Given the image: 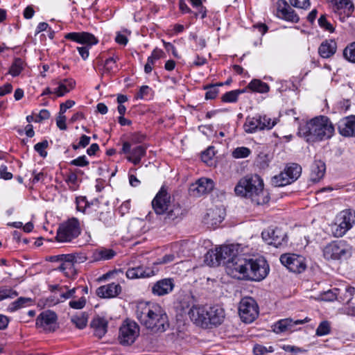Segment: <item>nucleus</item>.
Returning <instances> with one entry per match:
<instances>
[{"label":"nucleus","instance_id":"1","mask_svg":"<svg viewBox=\"0 0 355 355\" xmlns=\"http://www.w3.org/2000/svg\"><path fill=\"white\" fill-rule=\"evenodd\" d=\"M181 306L183 310L188 309L191 320L202 328L217 327L222 324L225 318V310L220 306L195 304L192 296L185 297Z\"/></svg>","mask_w":355,"mask_h":355},{"label":"nucleus","instance_id":"2","mask_svg":"<svg viewBox=\"0 0 355 355\" xmlns=\"http://www.w3.org/2000/svg\"><path fill=\"white\" fill-rule=\"evenodd\" d=\"M136 317L141 325L153 334L162 333L169 327L168 316L156 303L141 302L136 307Z\"/></svg>","mask_w":355,"mask_h":355},{"label":"nucleus","instance_id":"3","mask_svg":"<svg viewBox=\"0 0 355 355\" xmlns=\"http://www.w3.org/2000/svg\"><path fill=\"white\" fill-rule=\"evenodd\" d=\"M263 186V181L259 175H248L239 180L234 187V192L237 196L250 199L255 205H264L269 202L270 196Z\"/></svg>","mask_w":355,"mask_h":355},{"label":"nucleus","instance_id":"4","mask_svg":"<svg viewBox=\"0 0 355 355\" xmlns=\"http://www.w3.org/2000/svg\"><path fill=\"white\" fill-rule=\"evenodd\" d=\"M234 270L241 275V278L247 280L260 282L265 279L270 270L269 266L265 259L239 257L234 259Z\"/></svg>","mask_w":355,"mask_h":355},{"label":"nucleus","instance_id":"5","mask_svg":"<svg viewBox=\"0 0 355 355\" xmlns=\"http://www.w3.org/2000/svg\"><path fill=\"white\" fill-rule=\"evenodd\" d=\"M334 133V126L325 116L313 118L303 125H300L298 134L307 142H315L331 138Z\"/></svg>","mask_w":355,"mask_h":355},{"label":"nucleus","instance_id":"6","mask_svg":"<svg viewBox=\"0 0 355 355\" xmlns=\"http://www.w3.org/2000/svg\"><path fill=\"white\" fill-rule=\"evenodd\" d=\"M352 246L345 241H335L323 248V256L327 260L347 259L352 254Z\"/></svg>","mask_w":355,"mask_h":355},{"label":"nucleus","instance_id":"7","mask_svg":"<svg viewBox=\"0 0 355 355\" xmlns=\"http://www.w3.org/2000/svg\"><path fill=\"white\" fill-rule=\"evenodd\" d=\"M65 38L85 45L77 47V51L84 60L88 58L90 48L98 42L94 35L87 32L69 33L65 35Z\"/></svg>","mask_w":355,"mask_h":355},{"label":"nucleus","instance_id":"8","mask_svg":"<svg viewBox=\"0 0 355 355\" xmlns=\"http://www.w3.org/2000/svg\"><path fill=\"white\" fill-rule=\"evenodd\" d=\"M80 227L78 219L72 218L62 223L57 231L56 240L58 242H70L80 234Z\"/></svg>","mask_w":355,"mask_h":355},{"label":"nucleus","instance_id":"9","mask_svg":"<svg viewBox=\"0 0 355 355\" xmlns=\"http://www.w3.org/2000/svg\"><path fill=\"white\" fill-rule=\"evenodd\" d=\"M139 336V325L134 321L125 320L119 328L118 339L122 345H131Z\"/></svg>","mask_w":355,"mask_h":355},{"label":"nucleus","instance_id":"10","mask_svg":"<svg viewBox=\"0 0 355 355\" xmlns=\"http://www.w3.org/2000/svg\"><path fill=\"white\" fill-rule=\"evenodd\" d=\"M239 314L244 322H252L259 315V306L256 301L250 297L242 298L239 305Z\"/></svg>","mask_w":355,"mask_h":355},{"label":"nucleus","instance_id":"11","mask_svg":"<svg viewBox=\"0 0 355 355\" xmlns=\"http://www.w3.org/2000/svg\"><path fill=\"white\" fill-rule=\"evenodd\" d=\"M338 225L334 234L337 237L343 236L355 223V211L352 209L342 211L336 218Z\"/></svg>","mask_w":355,"mask_h":355},{"label":"nucleus","instance_id":"12","mask_svg":"<svg viewBox=\"0 0 355 355\" xmlns=\"http://www.w3.org/2000/svg\"><path fill=\"white\" fill-rule=\"evenodd\" d=\"M281 263L289 270L301 273L306 268V259L303 256L296 254H284L280 257Z\"/></svg>","mask_w":355,"mask_h":355},{"label":"nucleus","instance_id":"13","mask_svg":"<svg viewBox=\"0 0 355 355\" xmlns=\"http://www.w3.org/2000/svg\"><path fill=\"white\" fill-rule=\"evenodd\" d=\"M214 187V183L211 179L201 178L190 185L189 193L191 196L199 198L211 191Z\"/></svg>","mask_w":355,"mask_h":355},{"label":"nucleus","instance_id":"14","mask_svg":"<svg viewBox=\"0 0 355 355\" xmlns=\"http://www.w3.org/2000/svg\"><path fill=\"white\" fill-rule=\"evenodd\" d=\"M333 6L336 17L344 21L354 12V5L349 0H329Z\"/></svg>","mask_w":355,"mask_h":355},{"label":"nucleus","instance_id":"15","mask_svg":"<svg viewBox=\"0 0 355 355\" xmlns=\"http://www.w3.org/2000/svg\"><path fill=\"white\" fill-rule=\"evenodd\" d=\"M261 236L269 245H274L276 248L280 247L287 242L286 233L279 228L269 227L262 232Z\"/></svg>","mask_w":355,"mask_h":355},{"label":"nucleus","instance_id":"16","mask_svg":"<svg viewBox=\"0 0 355 355\" xmlns=\"http://www.w3.org/2000/svg\"><path fill=\"white\" fill-rule=\"evenodd\" d=\"M220 263L227 264V267L234 270V259L243 257V255L237 254V248L234 245H224L217 248Z\"/></svg>","mask_w":355,"mask_h":355},{"label":"nucleus","instance_id":"17","mask_svg":"<svg viewBox=\"0 0 355 355\" xmlns=\"http://www.w3.org/2000/svg\"><path fill=\"white\" fill-rule=\"evenodd\" d=\"M56 314L51 311L41 313L36 319V326L45 331H54L56 327Z\"/></svg>","mask_w":355,"mask_h":355},{"label":"nucleus","instance_id":"18","mask_svg":"<svg viewBox=\"0 0 355 355\" xmlns=\"http://www.w3.org/2000/svg\"><path fill=\"white\" fill-rule=\"evenodd\" d=\"M170 196L166 191L162 188L152 201V206L157 214H163L171 207Z\"/></svg>","mask_w":355,"mask_h":355},{"label":"nucleus","instance_id":"19","mask_svg":"<svg viewBox=\"0 0 355 355\" xmlns=\"http://www.w3.org/2000/svg\"><path fill=\"white\" fill-rule=\"evenodd\" d=\"M310 321L309 318H305L304 320H296L288 318L279 320L274 325V331L276 334H281L285 331H293L294 327L297 324H302L305 322Z\"/></svg>","mask_w":355,"mask_h":355},{"label":"nucleus","instance_id":"20","mask_svg":"<svg viewBox=\"0 0 355 355\" xmlns=\"http://www.w3.org/2000/svg\"><path fill=\"white\" fill-rule=\"evenodd\" d=\"M339 133L344 137H355V115H350L340 119L338 123Z\"/></svg>","mask_w":355,"mask_h":355},{"label":"nucleus","instance_id":"21","mask_svg":"<svg viewBox=\"0 0 355 355\" xmlns=\"http://www.w3.org/2000/svg\"><path fill=\"white\" fill-rule=\"evenodd\" d=\"M277 12L279 16L288 21L297 23L300 17L295 10L288 4L285 0H279L277 2Z\"/></svg>","mask_w":355,"mask_h":355},{"label":"nucleus","instance_id":"22","mask_svg":"<svg viewBox=\"0 0 355 355\" xmlns=\"http://www.w3.org/2000/svg\"><path fill=\"white\" fill-rule=\"evenodd\" d=\"M174 288L173 279L165 278L157 281L152 286V293L157 296H163L170 293Z\"/></svg>","mask_w":355,"mask_h":355},{"label":"nucleus","instance_id":"23","mask_svg":"<svg viewBox=\"0 0 355 355\" xmlns=\"http://www.w3.org/2000/svg\"><path fill=\"white\" fill-rule=\"evenodd\" d=\"M165 213L166 215L164 218V221L165 223L169 225H175L179 223L184 216V210L179 205L171 206Z\"/></svg>","mask_w":355,"mask_h":355},{"label":"nucleus","instance_id":"24","mask_svg":"<svg viewBox=\"0 0 355 355\" xmlns=\"http://www.w3.org/2000/svg\"><path fill=\"white\" fill-rule=\"evenodd\" d=\"M155 271L150 268L144 266H137L128 269L125 272L128 279L146 278L155 275Z\"/></svg>","mask_w":355,"mask_h":355},{"label":"nucleus","instance_id":"25","mask_svg":"<svg viewBox=\"0 0 355 355\" xmlns=\"http://www.w3.org/2000/svg\"><path fill=\"white\" fill-rule=\"evenodd\" d=\"M121 291V287L119 284L112 283L100 286L96 294L100 297L110 298L117 296Z\"/></svg>","mask_w":355,"mask_h":355},{"label":"nucleus","instance_id":"26","mask_svg":"<svg viewBox=\"0 0 355 355\" xmlns=\"http://www.w3.org/2000/svg\"><path fill=\"white\" fill-rule=\"evenodd\" d=\"M224 210L220 208L216 207L208 211L205 220L207 224L211 226H216L219 225L224 220Z\"/></svg>","mask_w":355,"mask_h":355},{"label":"nucleus","instance_id":"27","mask_svg":"<svg viewBox=\"0 0 355 355\" xmlns=\"http://www.w3.org/2000/svg\"><path fill=\"white\" fill-rule=\"evenodd\" d=\"M337 49L334 40H325L321 43L318 48V53L323 58H329L335 54Z\"/></svg>","mask_w":355,"mask_h":355},{"label":"nucleus","instance_id":"28","mask_svg":"<svg viewBox=\"0 0 355 355\" xmlns=\"http://www.w3.org/2000/svg\"><path fill=\"white\" fill-rule=\"evenodd\" d=\"M326 166L321 160H315L311 168V180L317 182L322 179L325 173Z\"/></svg>","mask_w":355,"mask_h":355},{"label":"nucleus","instance_id":"29","mask_svg":"<svg viewBox=\"0 0 355 355\" xmlns=\"http://www.w3.org/2000/svg\"><path fill=\"white\" fill-rule=\"evenodd\" d=\"M91 326L94 335L101 338L107 332V321L103 318L96 317L92 321Z\"/></svg>","mask_w":355,"mask_h":355},{"label":"nucleus","instance_id":"30","mask_svg":"<svg viewBox=\"0 0 355 355\" xmlns=\"http://www.w3.org/2000/svg\"><path fill=\"white\" fill-rule=\"evenodd\" d=\"M76 81L72 78H65L58 83V87L55 89V93L57 96L60 97L64 96L74 88Z\"/></svg>","mask_w":355,"mask_h":355},{"label":"nucleus","instance_id":"31","mask_svg":"<svg viewBox=\"0 0 355 355\" xmlns=\"http://www.w3.org/2000/svg\"><path fill=\"white\" fill-rule=\"evenodd\" d=\"M146 147L138 146L132 149L131 154L127 157V159L135 165H137L140 163L141 158L146 155Z\"/></svg>","mask_w":355,"mask_h":355},{"label":"nucleus","instance_id":"32","mask_svg":"<svg viewBox=\"0 0 355 355\" xmlns=\"http://www.w3.org/2000/svg\"><path fill=\"white\" fill-rule=\"evenodd\" d=\"M119 59L118 56H112L106 59L103 64L102 75L111 76L112 73H115L118 70L116 61L119 60Z\"/></svg>","mask_w":355,"mask_h":355},{"label":"nucleus","instance_id":"33","mask_svg":"<svg viewBox=\"0 0 355 355\" xmlns=\"http://www.w3.org/2000/svg\"><path fill=\"white\" fill-rule=\"evenodd\" d=\"M116 254V252L112 249L106 248H99L95 250L94 252V257L96 260H110Z\"/></svg>","mask_w":355,"mask_h":355},{"label":"nucleus","instance_id":"34","mask_svg":"<svg viewBox=\"0 0 355 355\" xmlns=\"http://www.w3.org/2000/svg\"><path fill=\"white\" fill-rule=\"evenodd\" d=\"M261 119L259 116L247 118L245 123H244L245 131L248 133H254L258 130H261L260 127Z\"/></svg>","mask_w":355,"mask_h":355},{"label":"nucleus","instance_id":"35","mask_svg":"<svg viewBox=\"0 0 355 355\" xmlns=\"http://www.w3.org/2000/svg\"><path fill=\"white\" fill-rule=\"evenodd\" d=\"M248 88L253 92L266 93L269 91L270 87L267 83L258 79H254L248 84Z\"/></svg>","mask_w":355,"mask_h":355},{"label":"nucleus","instance_id":"36","mask_svg":"<svg viewBox=\"0 0 355 355\" xmlns=\"http://www.w3.org/2000/svg\"><path fill=\"white\" fill-rule=\"evenodd\" d=\"M284 173H286L288 178L292 182H295L301 175L302 168L297 164H292L286 166L284 169Z\"/></svg>","mask_w":355,"mask_h":355},{"label":"nucleus","instance_id":"37","mask_svg":"<svg viewBox=\"0 0 355 355\" xmlns=\"http://www.w3.org/2000/svg\"><path fill=\"white\" fill-rule=\"evenodd\" d=\"M217 248L215 250H209L205 255V262L211 266L220 264Z\"/></svg>","mask_w":355,"mask_h":355},{"label":"nucleus","instance_id":"38","mask_svg":"<svg viewBox=\"0 0 355 355\" xmlns=\"http://www.w3.org/2000/svg\"><path fill=\"white\" fill-rule=\"evenodd\" d=\"M271 182L272 184L275 187H284L292 183L290 178H288V175H286V173H284V171H282L279 175L274 176L272 178Z\"/></svg>","mask_w":355,"mask_h":355},{"label":"nucleus","instance_id":"39","mask_svg":"<svg viewBox=\"0 0 355 355\" xmlns=\"http://www.w3.org/2000/svg\"><path fill=\"white\" fill-rule=\"evenodd\" d=\"M245 92V89H235L227 92L221 96V101L224 103H235L237 101L239 96Z\"/></svg>","mask_w":355,"mask_h":355},{"label":"nucleus","instance_id":"40","mask_svg":"<svg viewBox=\"0 0 355 355\" xmlns=\"http://www.w3.org/2000/svg\"><path fill=\"white\" fill-rule=\"evenodd\" d=\"M87 314L86 313H82L80 315L72 316L71 321L77 328L83 329L87 326Z\"/></svg>","mask_w":355,"mask_h":355},{"label":"nucleus","instance_id":"41","mask_svg":"<svg viewBox=\"0 0 355 355\" xmlns=\"http://www.w3.org/2000/svg\"><path fill=\"white\" fill-rule=\"evenodd\" d=\"M23 69L24 61L21 58H16L10 68L9 73L12 76H17L20 74Z\"/></svg>","mask_w":355,"mask_h":355},{"label":"nucleus","instance_id":"42","mask_svg":"<svg viewBox=\"0 0 355 355\" xmlns=\"http://www.w3.org/2000/svg\"><path fill=\"white\" fill-rule=\"evenodd\" d=\"M31 302V298L21 297L9 305L8 310L10 311H15L24 307L27 303Z\"/></svg>","mask_w":355,"mask_h":355},{"label":"nucleus","instance_id":"43","mask_svg":"<svg viewBox=\"0 0 355 355\" xmlns=\"http://www.w3.org/2000/svg\"><path fill=\"white\" fill-rule=\"evenodd\" d=\"M343 56L348 61L355 63V42L349 44L345 48Z\"/></svg>","mask_w":355,"mask_h":355},{"label":"nucleus","instance_id":"44","mask_svg":"<svg viewBox=\"0 0 355 355\" xmlns=\"http://www.w3.org/2000/svg\"><path fill=\"white\" fill-rule=\"evenodd\" d=\"M251 153L250 148L247 147H238L232 151V157L236 159L248 157Z\"/></svg>","mask_w":355,"mask_h":355},{"label":"nucleus","instance_id":"45","mask_svg":"<svg viewBox=\"0 0 355 355\" xmlns=\"http://www.w3.org/2000/svg\"><path fill=\"white\" fill-rule=\"evenodd\" d=\"M17 295V292L10 288L0 287V301L6 298H14Z\"/></svg>","mask_w":355,"mask_h":355},{"label":"nucleus","instance_id":"46","mask_svg":"<svg viewBox=\"0 0 355 355\" xmlns=\"http://www.w3.org/2000/svg\"><path fill=\"white\" fill-rule=\"evenodd\" d=\"M330 333V324L328 321L324 320L320 323L317 329L316 335L318 336H322L327 335Z\"/></svg>","mask_w":355,"mask_h":355},{"label":"nucleus","instance_id":"47","mask_svg":"<svg viewBox=\"0 0 355 355\" xmlns=\"http://www.w3.org/2000/svg\"><path fill=\"white\" fill-rule=\"evenodd\" d=\"M259 118L261 119L260 121V127L261 130H263L265 128L271 129L276 124L275 119L272 120L270 117L264 115L263 116H259Z\"/></svg>","mask_w":355,"mask_h":355},{"label":"nucleus","instance_id":"48","mask_svg":"<svg viewBox=\"0 0 355 355\" xmlns=\"http://www.w3.org/2000/svg\"><path fill=\"white\" fill-rule=\"evenodd\" d=\"M275 351L272 346L268 347L261 345H255L253 348V352L255 355H264L266 353H272Z\"/></svg>","mask_w":355,"mask_h":355},{"label":"nucleus","instance_id":"49","mask_svg":"<svg viewBox=\"0 0 355 355\" xmlns=\"http://www.w3.org/2000/svg\"><path fill=\"white\" fill-rule=\"evenodd\" d=\"M204 89L207 90L205 94L206 99H214L218 94V89L216 87V85H208L205 86Z\"/></svg>","mask_w":355,"mask_h":355},{"label":"nucleus","instance_id":"50","mask_svg":"<svg viewBox=\"0 0 355 355\" xmlns=\"http://www.w3.org/2000/svg\"><path fill=\"white\" fill-rule=\"evenodd\" d=\"M339 291L338 288H334L332 290H328L321 294V299L324 301H334L337 297V292Z\"/></svg>","mask_w":355,"mask_h":355},{"label":"nucleus","instance_id":"51","mask_svg":"<svg viewBox=\"0 0 355 355\" xmlns=\"http://www.w3.org/2000/svg\"><path fill=\"white\" fill-rule=\"evenodd\" d=\"M48 147V141L46 140L42 141L36 144L34 146V149L39 153V155L45 157L47 155V152L45 149Z\"/></svg>","mask_w":355,"mask_h":355},{"label":"nucleus","instance_id":"52","mask_svg":"<svg viewBox=\"0 0 355 355\" xmlns=\"http://www.w3.org/2000/svg\"><path fill=\"white\" fill-rule=\"evenodd\" d=\"M51 261H60L62 262L64 261H70L71 263H74L75 257L72 254H60L57 256H53L51 257Z\"/></svg>","mask_w":355,"mask_h":355},{"label":"nucleus","instance_id":"53","mask_svg":"<svg viewBox=\"0 0 355 355\" xmlns=\"http://www.w3.org/2000/svg\"><path fill=\"white\" fill-rule=\"evenodd\" d=\"M86 304V299L85 297H81L77 300H71L69 305L73 309H82Z\"/></svg>","mask_w":355,"mask_h":355},{"label":"nucleus","instance_id":"54","mask_svg":"<svg viewBox=\"0 0 355 355\" xmlns=\"http://www.w3.org/2000/svg\"><path fill=\"white\" fill-rule=\"evenodd\" d=\"M89 142H90V137L85 135H83L80 137V141L78 144H72V148L73 150H77L80 148H85L87 146L89 145Z\"/></svg>","mask_w":355,"mask_h":355},{"label":"nucleus","instance_id":"55","mask_svg":"<svg viewBox=\"0 0 355 355\" xmlns=\"http://www.w3.org/2000/svg\"><path fill=\"white\" fill-rule=\"evenodd\" d=\"M290 3L293 7L302 9H307L309 6V0H289Z\"/></svg>","mask_w":355,"mask_h":355},{"label":"nucleus","instance_id":"56","mask_svg":"<svg viewBox=\"0 0 355 355\" xmlns=\"http://www.w3.org/2000/svg\"><path fill=\"white\" fill-rule=\"evenodd\" d=\"M76 288H73L69 290H67L66 291H64V288L61 287L60 288V298L63 300H67L69 298H73L75 297V294L76 292Z\"/></svg>","mask_w":355,"mask_h":355},{"label":"nucleus","instance_id":"57","mask_svg":"<svg viewBox=\"0 0 355 355\" xmlns=\"http://www.w3.org/2000/svg\"><path fill=\"white\" fill-rule=\"evenodd\" d=\"M257 164L261 168H265L268 166V155L264 153H260L257 159Z\"/></svg>","mask_w":355,"mask_h":355},{"label":"nucleus","instance_id":"58","mask_svg":"<svg viewBox=\"0 0 355 355\" xmlns=\"http://www.w3.org/2000/svg\"><path fill=\"white\" fill-rule=\"evenodd\" d=\"M318 24L320 27L331 33H332L334 30L333 26L327 20L325 16L324 15L320 16V17L318 19Z\"/></svg>","mask_w":355,"mask_h":355},{"label":"nucleus","instance_id":"59","mask_svg":"<svg viewBox=\"0 0 355 355\" xmlns=\"http://www.w3.org/2000/svg\"><path fill=\"white\" fill-rule=\"evenodd\" d=\"M70 164L77 166H86L89 164V161L85 155H83L71 160Z\"/></svg>","mask_w":355,"mask_h":355},{"label":"nucleus","instance_id":"60","mask_svg":"<svg viewBox=\"0 0 355 355\" xmlns=\"http://www.w3.org/2000/svg\"><path fill=\"white\" fill-rule=\"evenodd\" d=\"M112 219V214H110V212L108 211L101 212L100 213L98 216V220L102 221L106 225H110L111 224Z\"/></svg>","mask_w":355,"mask_h":355},{"label":"nucleus","instance_id":"61","mask_svg":"<svg viewBox=\"0 0 355 355\" xmlns=\"http://www.w3.org/2000/svg\"><path fill=\"white\" fill-rule=\"evenodd\" d=\"M175 259V256L173 254H168L164 255L162 258L158 259L155 263V265L158 264H166L170 262L173 261Z\"/></svg>","mask_w":355,"mask_h":355},{"label":"nucleus","instance_id":"62","mask_svg":"<svg viewBox=\"0 0 355 355\" xmlns=\"http://www.w3.org/2000/svg\"><path fill=\"white\" fill-rule=\"evenodd\" d=\"M74 104L75 102L72 100H67L65 103H61L60 105L59 114L64 115L66 110L71 108Z\"/></svg>","mask_w":355,"mask_h":355},{"label":"nucleus","instance_id":"63","mask_svg":"<svg viewBox=\"0 0 355 355\" xmlns=\"http://www.w3.org/2000/svg\"><path fill=\"white\" fill-rule=\"evenodd\" d=\"M0 178H3L6 180L12 178V174L7 171V166L5 165H1L0 167Z\"/></svg>","mask_w":355,"mask_h":355},{"label":"nucleus","instance_id":"64","mask_svg":"<svg viewBox=\"0 0 355 355\" xmlns=\"http://www.w3.org/2000/svg\"><path fill=\"white\" fill-rule=\"evenodd\" d=\"M56 124L57 126L60 130H66L67 129V125H66V116L64 115H60L58 114L57 119H56Z\"/></svg>","mask_w":355,"mask_h":355}]
</instances>
